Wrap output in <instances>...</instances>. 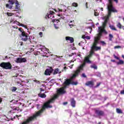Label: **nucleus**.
<instances>
[{"instance_id":"10","label":"nucleus","mask_w":124,"mask_h":124,"mask_svg":"<svg viewBox=\"0 0 124 124\" xmlns=\"http://www.w3.org/2000/svg\"><path fill=\"white\" fill-rule=\"evenodd\" d=\"M113 56H114V58L115 59H116V60H118V61H119L118 62H116L117 65H121L122 64H124V61H123L122 60H120V58L118 57L115 54L113 55Z\"/></svg>"},{"instance_id":"52","label":"nucleus","mask_w":124,"mask_h":124,"mask_svg":"<svg viewBox=\"0 0 124 124\" xmlns=\"http://www.w3.org/2000/svg\"><path fill=\"white\" fill-rule=\"evenodd\" d=\"M67 67H64V68H63V69H64V70H66V69H67Z\"/></svg>"},{"instance_id":"4","label":"nucleus","mask_w":124,"mask_h":124,"mask_svg":"<svg viewBox=\"0 0 124 124\" xmlns=\"http://www.w3.org/2000/svg\"><path fill=\"white\" fill-rule=\"evenodd\" d=\"M65 93H66V92L63 89L60 88L57 90V93L55 94L53 97L52 99L49 100L48 101H49L50 103H52V102H53L55 99L59 98V96H60V94H64Z\"/></svg>"},{"instance_id":"18","label":"nucleus","mask_w":124,"mask_h":124,"mask_svg":"<svg viewBox=\"0 0 124 124\" xmlns=\"http://www.w3.org/2000/svg\"><path fill=\"white\" fill-rule=\"evenodd\" d=\"M38 96L41 97V98H46V94L45 93H39L38 94Z\"/></svg>"},{"instance_id":"19","label":"nucleus","mask_w":124,"mask_h":124,"mask_svg":"<svg viewBox=\"0 0 124 124\" xmlns=\"http://www.w3.org/2000/svg\"><path fill=\"white\" fill-rule=\"evenodd\" d=\"M109 28L112 31H117V29L114 26V25H109Z\"/></svg>"},{"instance_id":"22","label":"nucleus","mask_w":124,"mask_h":124,"mask_svg":"<svg viewBox=\"0 0 124 124\" xmlns=\"http://www.w3.org/2000/svg\"><path fill=\"white\" fill-rule=\"evenodd\" d=\"M58 73H59V69L58 68L55 69V70L54 71L53 75H56V74H58Z\"/></svg>"},{"instance_id":"45","label":"nucleus","mask_w":124,"mask_h":124,"mask_svg":"<svg viewBox=\"0 0 124 124\" xmlns=\"http://www.w3.org/2000/svg\"><path fill=\"white\" fill-rule=\"evenodd\" d=\"M19 43L20 44V46H23V45H24L23 42H20Z\"/></svg>"},{"instance_id":"11","label":"nucleus","mask_w":124,"mask_h":124,"mask_svg":"<svg viewBox=\"0 0 124 124\" xmlns=\"http://www.w3.org/2000/svg\"><path fill=\"white\" fill-rule=\"evenodd\" d=\"M86 86L87 87H90V88H93L94 86V82L93 80L87 81L85 83Z\"/></svg>"},{"instance_id":"33","label":"nucleus","mask_w":124,"mask_h":124,"mask_svg":"<svg viewBox=\"0 0 124 124\" xmlns=\"http://www.w3.org/2000/svg\"><path fill=\"white\" fill-rule=\"evenodd\" d=\"M7 15L9 16H12V15H13V13H7Z\"/></svg>"},{"instance_id":"23","label":"nucleus","mask_w":124,"mask_h":124,"mask_svg":"<svg viewBox=\"0 0 124 124\" xmlns=\"http://www.w3.org/2000/svg\"><path fill=\"white\" fill-rule=\"evenodd\" d=\"M18 24H19L18 26H19L20 27H23V28H25V29H28V27H27L26 25H25L23 24H20L19 22H18Z\"/></svg>"},{"instance_id":"54","label":"nucleus","mask_w":124,"mask_h":124,"mask_svg":"<svg viewBox=\"0 0 124 124\" xmlns=\"http://www.w3.org/2000/svg\"><path fill=\"white\" fill-rule=\"evenodd\" d=\"M86 8H88V2H86Z\"/></svg>"},{"instance_id":"28","label":"nucleus","mask_w":124,"mask_h":124,"mask_svg":"<svg viewBox=\"0 0 124 124\" xmlns=\"http://www.w3.org/2000/svg\"><path fill=\"white\" fill-rule=\"evenodd\" d=\"M92 68H93L94 69H97V66L96 65H92L91 66Z\"/></svg>"},{"instance_id":"17","label":"nucleus","mask_w":124,"mask_h":124,"mask_svg":"<svg viewBox=\"0 0 124 124\" xmlns=\"http://www.w3.org/2000/svg\"><path fill=\"white\" fill-rule=\"evenodd\" d=\"M90 57L87 56L85 58L84 62H87V63H91V61H90Z\"/></svg>"},{"instance_id":"34","label":"nucleus","mask_w":124,"mask_h":124,"mask_svg":"<svg viewBox=\"0 0 124 124\" xmlns=\"http://www.w3.org/2000/svg\"><path fill=\"white\" fill-rule=\"evenodd\" d=\"M96 76L98 77H101V74L100 72L97 73Z\"/></svg>"},{"instance_id":"62","label":"nucleus","mask_w":124,"mask_h":124,"mask_svg":"<svg viewBox=\"0 0 124 124\" xmlns=\"http://www.w3.org/2000/svg\"><path fill=\"white\" fill-rule=\"evenodd\" d=\"M78 45H79V46H80L81 43H79L78 44Z\"/></svg>"},{"instance_id":"30","label":"nucleus","mask_w":124,"mask_h":124,"mask_svg":"<svg viewBox=\"0 0 124 124\" xmlns=\"http://www.w3.org/2000/svg\"><path fill=\"white\" fill-rule=\"evenodd\" d=\"M101 82L97 83L96 86H95V88H98L100 86Z\"/></svg>"},{"instance_id":"51","label":"nucleus","mask_w":124,"mask_h":124,"mask_svg":"<svg viewBox=\"0 0 124 124\" xmlns=\"http://www.w3.org/2000/svg\"><path fill=\"white\" fill-rule=\"evenodd\" d=\"M1 102H2V98L0 97V104L1 103Z\"/></svg>"},{"instance_id":"9","label":"nucleus","mask_w":124,"mask_h":124,"mask_svg":"<svg viewBox=\"0 0 124 124\" xmlns=\"http://www.w3.org/2000/svg\"><path fill=\"white\" fill-rule=\"evenodd\" d=\"M15 62L17 63H22V62H27V59H26V58H16Z\"/></svg>"},{"instance_id":"58","label":"nucleus","mask_w":124,"mask_h":124,"mask_svg":"<svg viewBox=\"0 0 124 124\" xmlns=\"http://www.w3.org/2000/svg\"><path fill=\"white\" fill-rule=\"evenodd\" d=\"M54 10L55 12H57V10H56V9H54Z\"/></svg>"},{"instance_id":"40","label":"nucleus","mask_w":124,"mask_h":124,"mask_svg":"<svg viewBox=\"0 0 124 124\" xmlns=\"http://www.w3.org/2000/svg\"><path fill=\"white\" fill-rule=\"evenodd\" d=\"M85 38H86L87 39L90 40L91 39V37L90 36H86Z\"/></svg>"},{"instance_id":"8","label":"nucleus","mask_w":124,"mask_h":124,"mask_svg":"<svg viewBox=\"0 0 124 124\" xmlns=\"http://www.w3.org/2000/svg\"><path fill=\"white\" fill-rule=\"evenodd\" d=\"M95 114L98 116V117H103L105 116V112L103 111V110L97 109L96 108H95Z\"/></svg>"},{"instance_id":"16","label":"nucleus","mask_w":124,"mask_h":124,"mask_svg":"<svg viewBox=\"0 0 124 124\" xmlns=\"http://www.w3.org/2000/svg\"><path fill=\"white\" fill-rule=\"evenodd\" d=\"M66 40H69L70 43H73L74 42V39L73 37L67 36L65 37Z\"/></svg>"},{"instance_id":"46","label":"nucleus","mask_w":124,"mask_h":124,"mask_svg":"<svg viewBox=\"0 0 124 124\" xmlns=\"http://www.w3.org/2000/svg\"><path fill=\"white\" fill-rule=\"evenodd\" d=\"M69 27H70V28H72V27H74V25L73 24H69Z\"/></svg>"},{"instance_id":"21","label":"nucleus","mask_w":124,"mask_h":124,"mask_svg":"<svg viewBox=\"0 0 124 124\" xmlns=\"http://www.w3.org/2000/svg\"><path fill=\"white\" fill-rule=\"evenodd\" d=\"M109 41H113L112 38L114 37L112 34H109L108 35Z\"/></svg>"},{"instance_id":"53","label":"nucleus","mask_w":124,"mask_h":124,"mask_svg":"<svg viewBox=\"0 0 124 124\" xmlns=\"http://www.w3.org/2000/svg\"><path fill=\"white\" fill-rule=\"evenodd\" d=\"M58 10H59V11H60V12H62V9H60L58 8Z\"/></svg>"},{"instance_id":"48","label":"nucleus","mask_w":124,"mask_h":124,"mask_svg":"<svg viewBox=\"0 0 124 124\" xmlns=\"http://www.w3.org/2000/svg\"><path fill=\"white\" fill-rule=\"evenodd\" d=\"M82 38H83V39H85V38H86V36L85 35H82Z\"/></svg>"},{"instance_id":"43","label":"nucleus","mask_w":124,"mask_h":124,"mask_svg":"<svg viewBox=\"0 0 124 124\" xmlns=\"http://www.w3.org/2000/svg\"><path fill=\"white\" fill-rule=\"evenodd\" d=\"M66 86L67 85H65L64 86H63V87L61 88V89H63V90L64 91L65 89H66Z\"/></svg>"},{"instance_id":"2","label":"nucleus","mask_w":124,"mask_h":124,"mask_svg":"<svg viewBox=\"0 0 124 124\" xmlns=\"http://www.w3.org/2000/svg\"><path fill=\"white\" fill-rule=\"evenodd\" d=\"M99 39L98 38H94V42L92 46L91 47V50L90 52L88 57L92 58L93 54H94V51H98L101 50V47L97 46V44L99 43Z\"/></svg>"},{"instance_id":"32","label":"nucleus","mask_w":124,"mask_h":124,"mask_svg":"<svg viewBox=\"0 0 124 124\" xmlns=\"http://www.w3.org/2000/svg\"><path fill=\"white\" fill-rule=\"evenodd\" d=\"M120 48H122V46H114V49H119Z\"/></svg>"},{"instance_id":"44","label":"nucleus","mask_w":124,"mask_h":124,"mask_svg":"<svg viewBox=\"0 0 124 124\" xmlns=\"http://www.w3.org/2000/svg\"><path fill=\"white\" fill-rule=\"evenodd\" d=\"M54 26L55 28V29H59V27L56 26V24H54Z\"/></svg>"},{"instance_id":"39","label":"nucleus","mask_w":124,"mask_h":124,"mask_svg":"<svg viewBox=\"0 0 124 124\" xmlns=\"http://www.w3.org/2000/svg\"><path fill=\"white\" fill-rule=\"evenodd\" d=\"M49 14L50 15H54V14H55V12H53V11H50V12H49Z\"/></svg>"},{"instance_id":"29","label":"nucleus","mask_w":124,"mask_h":124,"mask_svg":"<svg viewBox=\"0 0 124 124\" xmlns=\"http://www.w3.org/2000/svg\"><path fill=\"white\" fill-rule=\"evenodd\" d=\"M52 22L53 23H57V24L60 22V20L59 19H54V20H52Z\"/></svg>"},{"instance_id":"25","label":"nucleus","mask_w":124,"mask_h":124,"mask_svg":"<svg viewBox=\"0 0 124 124\" xmlns=\"http://www.w3.org/2000/svg\"><path fill=\"white\" fill-rule=\"evenodd\" d=\"M72 6H73L74 7H77L78 6V3L76 2H73L72 3Z\"/></svg>"},{"instance_id":"41","label":"nucleus","mask_w":124,"mask_h":124,"mask_svg":"<svg viewBox=\"0 0 124 124\" xmlns=\"http://www.w3.org/2000/svg\"><path fill=\"white\" fill-rule=\"evenodd\" d=\"M67 104H68V102H65L63 103V105H66Z\"/></svg>"},{"instance_id":"55","label":"nucleus","mask_w":124,"mask_h":124,"mask_svg":"<svg viewBox=\"0 0 124 124\" xmlns=\"http://www.w3.org/2000/svg\"><path fill=\"white\" fill-rule=\"evenodd\" d=\"M14 28L15 29H18V27H17V26H14Z\"/></svg>"},{"instance_id":"5","label":"nucleus","mask_w":124,"mask_h":124,"mask_svg":"<svg viewBox=\"0 0 124 124\" xmlns=\"http://www.w3.org/2000/svg\"><path fill=\"white\" fill-rule=\"evenodd\" d=\"M0 66L3 69H12V65L9 62H2L0 64Z\"/></svg>"},{"instance_id":"1","label":"nucleus","mask_w":124,"mask_h":124,"mask_svg":"<svg viewBox=\"0 0 124 124\" xmlns=\"http://www.w3.org/2000/svg\"><path fill=\"white\" fill-rule=\"evenodd\" d=\"M108 0V4L107 6L108 8V15L107 16V18L105 19L104 22L103 23L102 27H98V36L95 37V38H98L99 40H100V38L102 36V33H105L107 34V31L105 30V28H106V26L107 25V23H108V20L111 16H112V13H118V10L114 7L113 5V0ZM116 3H118L119 2V0H113Z\"/></svg>"},{"instance_id":"7","label":"nucleus","mask_w":124,"mask_h":124,"mask_svg":"<svg viewBox=\"0 0 124 124\" xmlns=\"http://www.w3.org/2000/svg\"><path fill=\"white\" fill-rule=\"evenodd\" d=\"M22 41H28V33L23 30L22 32L19 35Z\"/></svg>"},{"instance_id":"6","label":"nucleus","mask_w":124,"mask_h":124,"mask_svg":"<svg viewBox=\"0 0 124 124\" xmlns=\"http://www.w3.org/2000/svg\"><path fill=\"white\" fill-rule=\"evenodd\" d=\"M17 0H9L8 2L10 4H6V7L9 9H12L13 7V4L17 2Z\"/></svg>"},{"instance_id":"35","label":"nucleus","mask_w":124,"mask_h":124,"mask_svg":"<svg viewBox=\"0 0 124 124\" xmlns=\"http://www.w3.org/2000/svg\"><path fill=\"white\" fill-rule=\"evenodd\" d=\"M101 43H102L103 46H104V45H106V43L105 42L102 41L100 42Z\"/></svg>"},{"instance_id":"49","label":"nucleus","mask_w":124,"mask_h":124,"mask_svg":"<svg viewBox=\"0 0 124 124\" xmlns=\"http://www.w3.org/2000/svg\"><path fill=\"white\" fill-rule=\"evenodd\" d=\"M51 15L50 14L47 15V18H51Z\"/></svg>"},{"instance_id":"64","label":"nucleus","mask_w":124,"mask_h":124,"mask_svg":"<svg viewBox=\"0 0 124 124\" xmlns=\"http://www.w3.org/2000/svg\"><path fill=\"white\" fill-rule=\"evenodd\" d=\"M70 23H72V21H70Z\"/></svg>"},{"instance_id":"63","label":"nucleus","mask_w":124,"mask_h":124,"mask_svg":"<svg viewBox=\"0 0 124 124\" xmlns=\"http://www.w3.org/2000/svg\"><path fill=\"white\" fill-rule=\"evenodd\" d=\"M70 6H68V7H67V9H69V8H70Z\"/></svg>"},{"instance_id":"61","label":"nucleus","mask_w":124,"mask_h":124,"mask_svg":"<svg viewBox=\"0 0 124 124\" xmlns=\"http://www.w3.org/2000/svg\"><path fill=\"white\" fill-rule=\"evenodd\" d=\"M98 124H101V122H98Z\"/></svg>"},{"instance_id":"3","label":"nucleus","mask_w":124,"mask_h":124,"mask_svg":"<svg viewBox=\"0 0 124 124\" xmlns=\"http://www.w3.org/2000/svg\"><path fill=\"white\" fill-rule=\"evenodd\" d=\"M85 65H86V63L84 62L83 64L80 65L79 67H78V69L75 72L74 74L73 75V76L71 78V79H72H72H74V78H75V77L79 75V73L81 72V70H83V67H84ZM71 85L76 86L78 85V82L72 81V80H71Z\"/></svg>"},{"instance_id":"12","label":"nucleus","mask_w":124,"mask_h":124,"mask_svg":"<svg viewBox=\"0 0 124 124\" xmlns=\"http://www.w3.org/2000/svg\"><path fill=\"white\" fill-rule=\"evenodd\" d=\"M54 71V69L51 68L50 69H46L45 71V74L46 75H50L51 73H52Z\"/></svg>"},{"instance_id":"20","label":"nucleus","mask_w":124,"mask_h":124,"mask_svg":"<svg viewBox=\"0 0 124 124\" xmlns=\"http://www.w3.org/2000/svg\"><path fill=\"white\" fill-rule=\"evenodd\" d=\"M116 112L118 114H123V111L120 108H116Z\"/></svg>"},{"instance_id":"31","label":"nucleus","mask_w":124,"mask_h":124,"mask_svg":"<svg viewBox=\"0 0 124 124\" xmlns=\"http://www.w3.org/2000/svg\"><path fill=\"white\" fill-rule=\"evenodd\" d=\"M94 16H98V15H99V14H98V13L96 12V11H95V10H94Z\"/></svg>"},{"instance_id":"57","label":"nucleus","mask_w":124,"mask_h":124,"mask_svg":"<svg viewBox=\"0 0 124 124\" xmlns=\"http://www.w3.org/2000/svg\"><path fill=\"white\" fill-rule=\"evenodd\" d=\"M122 58H123V59H124V55H122Z\"/></svg>"},{"instance_id":"59","label":"nucleus","mask_w":124,"mask_h":124,"mask_svg":"<svg viewBox=\"0 0 124 124\" xmlns=\"http://www.w3.org/2000/svg\"><path fill=\"white\" fill-rule=\"evenodd\" d=\"M5 59H8V56H6L5 57Z\"/></svg>"},{"instance_id":"13","label":"nucleus","mask_w":124,"mask_h":124,"mask_svg":"<svg viewBox=\"0 0 124 124\" xmlns=\"http://www.w3.org/2000/svg\"><path fill=\"white\" fill-rule=\"evenodd\" d=\"M15 4V9L16 10V11L21 10V6H20V4L19 3V1H18V0L16 2Z\"/></svg>"},{"instance_id":"36","label":"nucleus","mask_w":124,"mask_h":124,"mask_svg":"<svg viewBox=\"0 0 124 124\" xmlns=\"http://www.w3.org/2000/svg\"><path fill=\"white\" fill-rule=\"evenodd\" d=\"M82 77H83V78H87V76L85 74V73H83L82 74Z\"/></svg>"},{"instance_id":"37","label":"nucleus","mask_w":124,"mask_h":124,"mask_svg":"<svg viewBox=\"0 0 124 124\" xmlns=\"http://www.w3.org/2000/svg\"><path fill=\"white\" fill-rule=\"evenodd\" d=\"M18 31H20V32H23V31H24V30H22V28H18Z\"/></svg>"},{"instance_id":"27","label":"nucleus","mask_w":124,"mask_h":124,"mask_svg":"<svg viewBox=\"0 0 124 124\" xmlns=\"http://www.w3.org/2000/svg\"><path fill=\"white\" fill-rule=\"evenodd\" d=\"M117 27L119 28V29H122V24H121V23L119 22L117 25Z\"/></svg>"},{"instance_id":"47","label":"nucleus","mask_w":124,"mask_h":124,"mask_svg":"<svg viewBox=\"0 0 124 124\" xmlns=\"http://www.w3.org/2000/svg\"><path fill=\"white\" fill-rule=\"evenodd\" d=\"M110 61L112 62H116V60H111Z\"/></svg>"},{"instance_id":"50","label":"nucleus","mask_w":124,"mask_h":124,"mask_svg":"<svg viewBox=\"0 0 124 124\" xmlns=\"http://www.w3.org/2000/svg\"><path fill=\"white\" fill-rule=\"evenodd\" d=\"M42 34H43V33H42V32H40L39 33V35H40V36H41V37H42Z\"/></svg>"},{"instance_id":"60","label":"nucleus","mask_w":124,"mask_h":124,"mask_svg":"<svg viewBox=\"0 0 124 124\" xmlns=\"http://www.w3.org/2000/svg\"><path fill=\"white\" fill-rule=\"evenodd\" d=\"M43 91H44V90H43V89H41V92H43Z\"/></svg>"},{"instance_id":"38","label":"nucleus","mask_w":124,"mask_h":124,"mask_svg":"<svg viewBox=\"0 0 124 124\" xmlns=\"http://www.w3.org/2000/svg\"><path fill=\"white\" fill-rule=\"evenodd\" d=\"M33 82H35L36 83H38V84H39V83H40V81H38V80H36V79L33 80Z\"/></svg>"},{"instance_id":"24","label":"nucleus","mask_w":124,"mask_h":124,"mask_svg":"<svg viewBox=\"0 0 124 124\" xmlns=\"http://www.w3.org/2000/svg\"><path fill=\"white\" fill-rule=\"evenodd\" d=\"M21 82H23L22 80L20 79L19 81H16L15 83L16 84V85H19V86L22 85V83H21Z\"/></svg>"},{"instance_id":"26","label":"nucleus","mask_w":124,"mask_h":124,"mask_svg":"<svg viewBox=\"0 0 124 124\" xmlns=\"http://www.w3.org/2000/svg\"><path fill=\"white\" fill-rule=\"evenodd\" d=\"M11 91L12 92H16V91H17V88L15 87H12Z\"/></svg>"},{"instance_id":"15","label":"nucleus","mask_w":124,"mask_h":124,"mask_svg":"<svg viewBox=\"0 0 124 124\" xmlns=\"http://www.w3.org/2000/svg\"><path fill=\"white\" fill-rule=\"evenodd\" d=\"M71 105L73 108L76 106V101H75L74 98L71 99Z\"/></svg>"},{"instance_id":"14","label":"nucleus","mask_w":124,"mask_h":124,"mask_svg":"<svg viewBox=\"0 0 124 124\" xmlns=\"http://www.w3.org/2000/svg\"><path fill=\"white\" fill-rule=\"evenodd\" d=\"M72 79L71 78H67L63 83V85L65 86H68L70 85L71 83Z\"/></svg>"},{"instance_id":"56","label":"nucleus","mask_w":124,"mask_h":124,"mask_svg":"<svg viewBox=\"0 0 124 124\" xmlns=\"http://www.w3.org/2000/svg\"><path fill=\"white\" fill-rule=\"evenodd\" d=\"M45 30V28H44V27H43L42 28V31H44V30Z\"/></svg>"},{"instance_id":"42","label":"nucleus","mask_w":124,"mask_h":124,"mask_svg":"<svg viewBox=\"0 0 124 124\" xmlns=\"http://www.w3.org/2000/svg\"><path fill=\"white\" fill-rule=\"evenodd\" d=\"M121 94H124V90H122L120 92Z\"/></svg>"}]
</instances>
